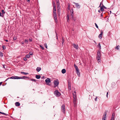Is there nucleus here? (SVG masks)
I'll list each match as a JSON object with an SVG mask.
<instances>
[{"label": "nucleus", "mask_w": 120, "mask_h": 120, "mask_svg": "<svg viewBox=\"0 0 120 120\" xmlns=\"http://www.w3.org/2000/svg\"><path fill=\"white\" fill-rule=\"evenodd\" d=\"M95 26H96V27L97 28H98V26L97 25V24L96 23H95Z\"/></svg>", "instance_id": "nucleus-50"}, {"label": "nucleus", "mask_w": 120, "mask_h": 120, "mask_svg": "<svg viewBox=\"0 0 120 120\" xmlns=\"http://www.w3.org/2000/svg\"><path fill=\"white\" fill-rule=\"evenodd\" d=\"M73 23L74 24H75V22H73Z\"/></svg>", "instance_id": "nucleus-63"}, {"label": "nucleus", "mask_w": 120, "mask_h": 120, "mask_svg": "<svg viewBox=\"0 0 120 120\" xmlns=\"http://www.w3.org/2000/svg\"><path fill=\"white\" fill-rule=\"evenodd\" d=\"M101 54L100 51H98L97 52V59L98 61H99V62H100V61L101 60Z\"/></svg>", "instance_id": "nucleus-1"}, {"label": "nucleus", "mask_w": 120, "mask_h": 120, "mask_svg": "<svg viewBox=\"0 0 120 120\" xmlns=\"http://www.w3.org/2000/svg\"><path fill=\"white\" fill-rule=\"evenodd\" d=\"M74 67L76 69V72L77 74L79 77L80 76V73L79 71V70L78 69V67L75 64H74Z\"/></svg>", "instance_id": "nucleus-2"}, {"label": "nucleus", "mask_w": 120, "mask_h": 120, "mask_svg": "<svg viewBox=\"0 0 120 120\" xmlns=\"http://www.w3.org/2000/svg\"><path fill=\"white\" fill-rule=\"evenodd\" d=\"M1 114H4V115H5L6 116H7V115H8L7 114H6V113H4V112H1Z\"/></svg>", "instance_id": "nucleus-46"}, {"label": "nucleus", "mask_w": 120, "mask_h": 120, "mask_svg": "<svg viewBox=\"0 0 120 120\" xmlns=\"http://www.w3.org/2000/svg\"><path fill=\"white\" fill-rule=\"evenodd\" d=\"M72 20L74 22L76 20V19L75 18L73 17V18H72Z\"/></svg>", "instance_id": "nucleus-33"}, {"label": "nucleus", "mask_w": 120, "mask_h": 120, "mask_svg": "<svg viewBox=\"0 0 120 120\" xmlns=\"http://www.w3.org/2000/svg\"><path fill=\"white\" fill-rule=\"evenodd\" d=\"M22 44H24V41H22Z\"/></svg>", "instance_id": "nucleus-56"}, {"label": "nucleus", "mask_w": 120, "mask_h": 120, "mask_svg": "<svg viewBox=\"0 0 120 120\" xmlns=\"http://www.w3.org/2000/svg\"><path fill=\"white\" fill-rule=\"evenodd\" d=\"M15 79V76H12L10 78H7L5 81H6L7 80H8V79Z\"/></svg>", "instance_id": "nucleus-13"}, {"label": "nucleus", "mask_w": 120, "mask_h": 120, "mask_svg": "<svg viewBox=\"0 0 120 120\" xmlns=\"http://www.w3.org/2000/svg\"><path fill=\"white\" fill-rule=\"evenodd\" d=\"M101 4H100V5H99V7H101Z\"/></svg>", "instance_id": "nucleus-62"}, {"label": "nucleus", "mask_w": 120, "mask_h": 120, "mask_svg": "<svg viewBox=\"0 0 120 120\" xmlns=\"http://www.w3.org/2000/svg\"><path fill=\"white\" fill-rule=\"evenodd\" d=\"M2 14H3L5 13V12L4 11V10H2Z\"/></svg>", "instance_id": "nucleus-52"}, {"label": "nucleus", "mask_w": 120, "mask_h": 120, "mask_svg": "<svg viewBox=\"0 0 120 120\" xmlns=\"http://www.w3.org/2000/svg\"><path fill=\"white\" fill-rule=\"evenodd\" d=\"M53 6H56V4H55V3L54 1H53Z\"/></svg>", "instance_id": "nucleus-36"}, {"label": "nucleus", "mask_w": 120, "mask_h": 120, "mask_svg": "<svg viewBox=\"0 0 120 120\" xmlns=\"http://www.w3.org/2000/svg\"><path fill=\"white\" fill-rule=\"evenodd\" d=\"M57 7H58L60 6V3L59 0H56Z\"/></svg>", "instance_id": "nucleus-10"}, {"label": "nucleus", "mask_w": 120, "mask_h": 120, "mask_svg": "<svg viewBox=\"0 0 120 120\" xmlns=\"http://www.w3.org/2000/svg\"><path fill=\"white\" fill-rule=\"evenodd\" d=\"M57 11L58 13L59 12L60 13V6H59L58 7H57Z\"/></svg>", "instance_id": "nucleus-18"}, {"label": "nucleus", "mask_w": 120, "mask_h": 120, "mask_svg": "<svg viewBox=\"0 0 120 120\" xmlns=\"http://www.w3.org/2000/svg\"><path fill=\"white\" fill-rule=\"evenodd\" d=\"M53 10H56V6H53Z\"/></svg>", "instance_id": "nucleus-38"}, {"label": "nucleus", "mask_w": 120, "mask_h": 120, "mask_svg": "<svg viewBox=\"0 0 120 120\" xmlns=\"http://www.w3.org/2000/svg\"><path fill=\"white\" fill-rule=\"evenodd\" d=\"M45 82L46 83V84L50 86V85L49 83L51 82V79L49 78H47L45 80Z\"/></svg>", "instance_id": "nucleus-5"}, {"label": "nucleus", "mask_w": 120, "mask_h": 120, "mask_svg": "<svg viewBox=\"0 0 120 120\" xmlns=\"http://www.w3.org/2000/svg\"><path fill=\"white\" fill-rule=\"evenodd\" d=\"M57 17V15L56 13L55 14H53V18L56 17Z\"/></svg>", "instance_id": "nucleus-34"}, {"label": "nucleus", "mask_w": 120, "mask_h": 120, "mask_svg": "<svg viewBox=\"0 0 120 120\" xmlns=\"http://www.w3.org/2000/svg\"><path fill=\"white\" fill-rule=\"evenodd\" d=\"M54 19L55 20V22H56V23H57L58 22V21L57 19V18L56 17H55V18H54Z\"/></svg>", "instance_id": "nucleus-20"}, {"label": "nucleus", "mask_w": 120, "mask_h": 120, "mask_svg": "<svg viewBox=\"0 0 120 120\" xmlns=\"http://www.w3.org/2000/svg\"><path fill=\"white\" fill-rule=\"evenodd\" d=\"M54 94L56 97H59L60 96L61 94L57 90H56L54 91Z\"/></svg>", "instance_id": "nucleus-4"}, {"label": "nucleus", "mask_w": 120, "mask_h": 120, "mask_svg": "<svg viewBox=\"0 0 120 120\" xmlns=\"http://www.w3.org/2000/svg\"><path fill=\"white\" fill-rule=\"evenodd\" d=\"M98 12H100V13L101 12V11H100L99 10L98 11Z\"/></svg>", "instance_id": "nucleus-60"}, {"label": "nucleus", "mask_w": 120, "mask_h": 120, "mask_svg": "<svg viewBox=\"0 0 120 120\" xmlns=\"http://www.w3.org/2000/svg\"><path fill=\"white\" fill-rule=\"evenodd\" d=\"M107 114L106 112H105L103 116L102 120H105Z\"/></svg>", "instance_id": "nucleus-9"}, {"label": "nucleus", "mask_w": 120, "mask_h": 120, "mask_svg": "<svg viewBox=\"0 0 120 120\" xmlns=\"http://www.w3.org/2000/svg\"><path fill=\"white\" fill-rule=\"evenodd\" d=\"M77 99H75V98L74 97V99L73 100V106L74 107H76L77 105Z\"/></svg>", "instance_id": "nucleus-7"}, {"label": "nucleus", "mask_w": 120, "mask_h": 120, "mask_svg": "<svg viewBox=\"0 0 120 120\" xmlns=\"http://www.w3.org/2000/svg\"><path fill=\"white\" fill-rule=\"evenodd\" d=\"M73 93H75V94H76V92H75V91Z\"/></svg>", "instance_id": "nucleus-64"}, {"label": "nucleus", "mask_w": 120, "mask_h": 120, "mask_svg": "<svg viewBox=\"0 0 120 120\" xmlns=\"http://www.w3.org/2000/svg\"><path fill=\"white\" fill-rule=\"evenodd\" d=\"M20 104L19 102H15V106H18L20 105Z\"/></svg>", "instance_id": "nucleus-16"}, {"label": "nucleus", "mask_w": 120, "mask_h": 120, "mask_svg": "<svg viewBox=\"0 0 120 120\" xmlns=\"http://www.w3.org/2000/svg\"><path fill=\"white\" fill-rule=\"evenodd\" d=\"M21 73L22 74H23L24 75H27L28 74V73H26L23 72H21Z\"/></svg>", "instance_id": "nucleus-24"}, {"label": "nucleus", "mask_w": 120, "mask_h": 120, "mask_svg": "<svg viewBox=\"0 0 120 120\" xmlns=\"http://www.w3.org/2000/svg\"><path fill=\"white\" fill-rule=\"evenodd\" d=\"M62 73L63 74L65 73L66 72V70L65 69H63L61 71Z\"/></svg>", "instance_id": "nucleus-21"}, {"label": "nucleus", "mask_w": 120, "mask_h": 120, "mask_svg": "<svg viewBox=\"0 0 120 120\" xmlns=\"http://www.w3.org/2000/svg\"><path fill=\"white\" fill-rule=\"evenodd\" d=\"M68 86L69 89H71V84L70 83L68 82Z\"/></svg>", "instance_id": "nucleus-29"}, {"label": "nucleus", "mask_w": 120, "mask_h": 120, "mask_svg": "<svg viewBox=\"0 0 120 120\" xmlns=\"http://www.w3.org/2000/svg\"><path fill=\"white\" fill-rule=\"evenodd\" d=\"M54 84V86L55 87L57 86L59 84V82L58 79L55 80L53 82Z\"/></svg>", "instance_id": "nucleus-3"}, {"label": "nucleus", "mask_w": 120, "mask_h": 120, "mask_svg": "<svg viewBox=\"0 0 120 120\" xmlns=\"http://www.w3.org/2000/svg\"><path fill=\"white\" fill-rule=\"evenodd\" d=\"M111 120H114V115L112 114Z\"/></svg>", "instance_id": "nucleus-25"}, {"label": "nucleus", "mask_w": 120, "mask_h": 120, "mask_svg": "<svg viewBox=\"0 0 120 120\" xmlns=\"http://www.w3.org/2000/svg\"><path fill=\"white\" fill-rule=\"evenodd\" d=\"M41 70V68L40 67H38L36 68V71L38 72H39Z\"/></svg>", "instance_id": "nucleus-14"}, {"label": "nucleus", "mask_w": 120, "mask_h": 120, "mask_svg": "<svg viewBox=\"0 0 120 120\" xmlns=\"http://www.w3.org/2000/svg\"><path fill=\"white\" fill-rule=\"evenodd\" d=\"M44 76H42L41 77V79H43V78H44Z\"/></svg>", "instance_id": "nucleus-59"}, {"label": "nucleus", "mask_w": 120, "mask_h": 120, "mask_svg": "<svg viewBox=\"0 0 120 120\" xmlns=\"http://www.w3.org/2000/svg\"><path fill=\"white\" fill-rule=\"evenodd\" d=\"M73 47L76 49H78V46L77 44L76 45L75 44H73Z\"/></svg>", "instance_id": "nucleus-12"}, {"label": "nucleus", "mask_w": 120, "mask_h": 120, "mask_svg": "<svg viewBox=\"0 0 120 120\" xmlns=\"http://www.w3.org/2000/svg\"><path fill=\"white\" fill-rule=\"evenodd\" d=\"M40 47H41V49H42L44 50V48L41 45H40Z\"/></svg>", "instance_id": "nucleus-40"}, {"label": "nucleus", "mask_w": 120, "mask_h": 120, "mask_svg": "<svg viewBox=\"0 0 120 120\" xmlns=\"http://www.w3.org/2000/svg\"><path fill=\"white\" fill-rule=\"evenodd\" d=\"M73 95L74 99V97L75 98V99H76V94H75V93H73Z\"/></svg>", "instance_id": "nucleus-26"}, {"label": "nucleus", "mask_w": 120, "mask_h": 120, "mask_svg": "<svg viewBox=\"0 0 120 120\" xmlns=\"http://www.w3.org/2000/svg\"><path fill=\"white\" fill-rule=\"evenodd\" d=\"M29 41L31 42L32 41V40L31 39L29 38Z\"/></svg>", "instance_id": "nucleus-53"}, {"label": "nucleus", "mask_w": 120, "mask_h": 120, "mask_svg": "<svg viewBox=\"0 0 120 120\" xmlns=\"http://www.w3.org/2000/svg\"><path fill=\"white\" fill-rule=\"evenodd\" d=\"M73 15H74V14H71V15H70L71 18H72L74 17Z\"/></svg>", "instance_id": "nucleus-32"}, {"label": "nucleus", "mask_w": 120, "mask_h": 120, "mask_svg": "<svg viewBox=\"0 0 120 120\" xmlns=\"http://www.w3.org/2000/svg\"><path fill=\"white\" fill-rule=\"evenodd\" d=\"M68 9L69 10H70V5H68Z\"/></svg>", "instance_id": "nucleus-49"}, {"label": "nucleus", "mask_w": 120, "mask_h": 120, "mask_svg": "<svg viewBox=\"0 0 120 120\" xmlns=\"http://www.w3.org/2000/svg\"><path fill=\"white\" fill-rule=\"evenodd\" d=\"M21 77H19L18 76H15V79H21Z\"/></svg>", "instance_id": "nucleus-31"}, {"label": "nucleus", "mask_w": 120, "mask_h": 120, "mask_svg": "<svg viewBox=\"0 0 120 120\" xmlns=\"http://www.w3.org/2000/svg\"><path fill=\"white\" fill-rule=\"evenodd\" d=\"M29 54L30 55H32L33 54V53L32 52H29Z\"/></svg>", "instance_id": "nucleus-51"}, {"label": "nucleus", "mask_w": 120, "mask_h": 120, "mask_svg": "<svg viewBox=\"0 0 120 120\" xmlns=\"http://www.w3.org/2000/svg\"><path fill=\"white\" fill-rule=\"evenodd\" d=\"M71 14H73V9H72V10L71 11Z\"/></svg>", "instance_id": "nucleus-44"}, {"label": "nucleus", "mask_w": 120, "mask_h": 120, "mask_svg": "<svg viewBox=\"0 0 120 120\" xmlns=\"http://www.w3.org/2000/svg\"><path fill=\"white\" fill-rule=\"evenodd\" d=\"M73 3L75 4L76 8L78 9H79L80 8V5L78 3L74 2Z\"/></svg>", "instance_id": "nucleus-8"}, {"label": "nucleus", "mask_w": 120, "mask_h": 120, "mask_svg": "<svg viewBox=\"0 0 120 120\" xmlns=\"http://www.w3.org/2000/svg\"><path fill=\"white\" fill-rule=\"evenodd\" d=\"M62 46H63L64 45V39L63 38V37H62Z\"/></svg>", "instance_id": "nucleus-15"}, {"label": "nucleus", "mask_w": 120, "mask_h": 120, "mask_svg": "<svg viewBox=\"0 0 120 120\" xmlns=\"http://www.w3.org/2000/svg\"><path fill=\"white\" fill-rule=\"evenodd\" d=\"M21 79H29V78L28 77H26L25 76H24L22 77H21Z\"/></svg>", "instance_id": "nucleus-17"}, {"label": "nucleus", "mask_w": 120, "mask_h": 120, "mask_svg": "<svg viewBox=\"0 0 120 120\" xmlns=\"http://www.w3.org/2000/svg\"><path fill=\"white\" fill-rule=\"evenodd\" d=\"M23 60L24 61H25L27 60V59L26 57H25L23 58Z\"/></svg>", "instance_id": "nucleus-47"}, {"label": "nucleus", "mask_w": 120, "mask_h": 120, "mask_svg": "<svg viewBox=\"0 0 120 120\" xmlns=\"http://www.w3.org/2000/svg\"><path fill=\"white\" fill-rule=\"evenodd\" d=\"M61 111L64 113H65V105L64 104H63L61 108Z\"/></svg>", "instance_id": "nucleus-6"}, {"label": "nucleus", "mask_w": 120, "mask_h": 120, "mask_svg": "<svg viewBox=\"0 0 120 120\" xmlns=\"http://www.w3.org/2000/svg\"><path fill=\"white\" fill-rule=\"evenodd\" d=\"M24 42L26 44H28V40L25 39L24 41Z\"/></svg>", "instance_id": "nucleus-30"}, {"label": "nucleus", "mask_w": 120, "mask_h": 120, "mask_svg": "<svg viewBox=\"0 0 120 120\" xmlns=\"http://www.w3.org/2000/svg\"><path fill=\"white\" fill-rule=\"evenodd\" d=\"M102 7L104 8L105 9H107V8L103 4H102Z\"/></svg>", "instance_id": "nucleus-39"}, {"label": "nucleus", "mask_w": 120, "mask_h": 120, "mask_svg": "<svg viewBox=\"0 0 120 120\" xmlns=\"http://www.w3.org/2000/svg\"><path fill=\"white\" fill-rule=\"evenodd\" d=\"M30 80L34 81L35 82H36V80H35V79H31Z\"/></svg>", "instance_id": "nucleus-37"}, {"label": "nucleus", "mask_w": 120, "mask_h": 120, "mask_svg": "<svg viewBox=\"0 0 120 120\" xmlns=\"http://www.w3.org/2000/svg\"><path fill=\"white\" fill-rule=\"evenodd\" d=\"M103 34V32H101V34H99L98 36V37L100 38V39H101L102 37V35Z\"/></svg>", "instance_id": "nucleus-11"}, {"label": "nucleus", "mask_w": 120, "mask_h": 120, "mask_svg": "<svg viewBox=\"0 0 120 120\" xmlns=\"http://www.w3.org/2000/svg\"><path fill=\"white\" fill-rule=\"evenodd\" d=\"M36 78L37 79H39L41 78V76L39 75H36Z\"/></svg>", "instance_id": "nucleus-22"}, {"label": "nucleus", "mask_w": 120, "mask_h": 120, "mask_svg": "<svg viewBox=\"0 0 120 120\" xmlns=\"http://www.w3.org/2000/svg\"><path fill=\"white\" fill-rule=\"evenodd\" d=\"M108 92H107V94H106V96L107 97H108Z\"/></svg>", "instance_id": "nucleus-55"}, {"label": "nucleus", "mask_w": 120, "mask_h": 120, "mask_svg": "<svg viewBox=\"0 0 120 120\" xmlns=\"http://www.w3.org/2000/svg\"><path fill=\"white\" fill-rule=\"evenodd\" d=\"M97 46L99 48V50H100L101 49V46L100 45V43H99L97 45Z\"/></svg>", "instance_id": "nucleus-23"}, {"label": "nucleus", "mask_w": 120, "mask_h": 120, "mask_svg": "<svg viewBox=\"0 0 120 120\" xmlns=\"http://www.w3.org/2000/svg\"><path fill=\"white\" fill-rule=\"evenodd\" d=\"M53 14H56V10H53Z\"/></svg>", "instance_id": "nucleus-41"}, {"label": "nucleus", "mask_w": 120, "mask_h": 120, "mask_svg": "<svg viewBox=\"0 0 120 120\" xmlns=\"http://www.w3.org/2000/svg\"><path fill=\"white\" fill-rule=\"evenodd\" d=\"M4 41H6L7 42H8V40H5Z\"/></svg>", "instance_id": "nucleus-57"}, {"label": "nucleus", "mask_w": 120, "mask_h": 120, "mask_svg": "<svg viewBox=\"0 0 120 120\" xmlns=\"http://www.w3.org/2000/svg\"><path fill=\"white\" fill-rule=\"evenodd\" d=\"M2 82H0V86L2 84Z\"/></svg>", "instance_id": "nucleus-58"}, {"label": "nucleus", "mask_w": 120, "mask_h": 120, "mask_svg": "<svg viewBox=\"0 0 120 120\" xmlns=\"http://www.w3.org/2000/svg\"><path fill=\"white\" fill-rule=\"evenodd\" d=\"M44 45H45V47L47 49V44H46V43H45V44H44Z\"/></svg>", "instance_id": "nucleus-48"}, {"label": "nucleus", "mask_w": 120, "mask_h": 120, "mask_svg": "<svg viewBox=\"0 0 120 120\" xmlns=\"http://www.w3.org/2000/svg\"><path fill=\"white\" fill-rule=\"evenodd\" d=\"M102 13H103V12L102 13L101 15V18H102L103 17V15H102Z\"/></svg>", "instance_id": "nucleus-54"}, {"label": "nucleus", "mask_w": 120, "mask_h": 120, "mask_svg": "<svg viewBox=\"0 0 120 120\" xmlns=\"http://www.w3.org/2000/svg\"><path fill=\"white\" fill-rule=\"evenodd\" d=\"M3 14H1L0 12V16L1 17H3Z\"/></svg>", "instance_id": "nucleus-43"}, {"label": "nucleus", "mask_w": 120, "mask_h": 120, "mask_svg": "<svg viewBox=\"0 0 120 120\" xmlns=\"http://www.w3.org/2000/svg\"><path fill=\"white\" fill-rule=\"evenodd\" d=\"M26 57L27 58H29L30 57V55L29 54H27L26 55Z\"/></svg>", "instance_id": "nucleus-35"}, {"label": "nucleus", "mask_w": 120, "mask_h": 120, "mask_svg": "<svg viewBox=\"0 0 120 120\" xmlns=\"http://www.w3.org/2000/svg\"><path fill=\"white\" fill-rule=\"evenodd\" d=\"M27 2H30V0H27Z\"/></svg>", "instance_id": "nucleus-61"}, {"label": "nucleus", "mask_w": 120, "mask_h": 120, "mask_svg": "<svg viewBox=\"0 0 120 120\" xmlns=\"http://www.w3.org/2000/svg\"><path fill=\"white\" fill-rule=\"evenodd\" d=\"M67 21H68L69 20V15H67Z\"/></svg>", "instance_id": "nucleus-28"}, {"label": "nucleus", "mask_w": 120, "mask_h": 120, "mask_svg": "<svg viewBox=\"0 0 120 120\" xmlns=\"http://www.w3.org/2000/svg\"><path fill=\"white\" fill-rule=\"evenodd\" d=\"M100 10L101 11H103L104 10V8L102 6L100 7Z\"/></svg>", "instance_id": "nucleus-27"}, {"label": "nucleus", "mask_w": 120, "mask_h": 120, "mask_svg": "<svg viewBox=\"0 0 120 120\" xmlns=\"http://www.w3.org/2000/svg\"><path fill=\"white\" fill-rule=\"evenodd\" d=\"M120 47V46L119 45H118L115 47V49H116L118 50H120V49H119Z\"/></svg>", "instance_id": "nucleus-19"}, {"label": "nucleus", "mask_w": 120, "mask_h": 120, "mask_svg": "<svg viewBox=\"0 0 120 120\" xmlns=\"http://www.w3.org/2000/svg\"><path fill=\"white\" fill-rule=\"evenodd\" d=\"M2 48L3 49H6L5 46H2Z\"/></svg>", "instance_id": "nucleus-45"}, {"label": "nucleus", "mask_w": 120, "mask_h": 120, "mask_svg": "<svg viewBox=\"0 0 120 120\" xmlns=\"http://www.w3.org/2000/svg\"><path fill=\"white\" fill-rule=\"evenodd\" d=\"M0 56L1 57L3 56V53L1 52H0Z\"/></svg>", "instance_id": "nucleus-42"}]
</instances>
